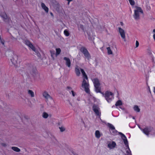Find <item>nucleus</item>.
Returning <instances> with one entry per match:
<instances>
[{
  "instance_id": "1",
  "label": "nucleus",
  "mask_w": 155,
  "mask_h": 155,
  "mask_svg": "<svg viewBox=\"0 0 155 155\" xmlns=\"http://www.w3.org/2000/svg\"><path fill=\"white\" fill-rule=\"evenodd\" d=\"M6 54L8 55L10 60L12 62L13 66L12 67H19V64L17 63L18 57L17 55L14 54V52L12 51H9L6 52Z\"/></svg>"
},
{
  "instance_id": "2",
  "label": "nucleus",
  "mask_w": 155,
  "mask_h": 155,
  "mask_svg": "<svg viewBox=\"0 0 155 155\" xmlns=\"http://www.w3.org/2000/svg\"><path fill=\"white\" fill-rule=\"evenodd\" d=\"M81 72L84 77L82 84V87L84 88V91L87 93H88L90 92V90L89 88V85L87 77L83 69L81 70Z\"/></svg>"
},
{
  "instance_id": "3",
  "label": "nucleus",
  "mask_w": 155,
  "mask_h": 155,
  "mask_svg": "<svg viewBox=\"0 0 155 155\" xmlns=\"http://www.w3.org/2000/svg\"><path fill=\"white\" fill-rule=\"evenodd\" d=\"M43 97L46 99V102L49 106H51L54 101L52 97L48 94V92L45 91L42 94Z\"/></svg>"
},
{
  "instance_id": "4",
  "label": "nucleus",
  "mask_w": 155,
  "mask_h": 155,
  "mask_svg": "<svg viewBox=\"0 0 155 155\" xmlns=\"http://www.w3.org/2000/svg\"><path fill=\"white\" fill-rule=\"evenodd\" d=\"M135 8L136 9L134 10V13L133 15V17L136 20H138L140 19L139 12L143 13V12L141 8L140 7L136 6Z\"/></svg>"
},
{
  "instance_id": "5",
  "label": "nucleus",
  "mask_w": 155,
  "mask_h": 155,
  "mask_svg": "<svg viewBox=\"0 0 155 155\" xmlns=\"http://www.w3.org/2000/svg\"><path fill=\"white\" fill-rule=\"evenodd\" d=\"M105 98L109 103H110L114 98V95L113 93L109 91L105 93Z\"/></svg>"
},
{
  "instance_id": "6",
  "label": "nucleus",
  "mask_w": 155,
  "mask_h": 155,
  "mask_svg": "<svg viewBox=\"0 0 155 155\" xmlns=\"http://www.w3.org/2000/svg\"><path fill=\"white\" fill-rule=\"evenodd\" d=\"M94 87V90L96 92H100L101 84L99 79L97 78H94L92 80Z\"/></svg>"
},
{
  "instance_id": "7",
  "label": "nucleus",
  "mask_w": 155,
  "mask_h": 155,
  "mask_svg": "<svg viewBox=\"0 0 155 155\" xmlns=\"http://www.w3.org/2000/svg\"><path fill=\"white\" fill-rule=\"evenodd\" d=\"M1 17L2 18L3 21L5 22L9 23L11 21V19L10 17H8L7 15L5 12H2L0 14Z\"/></svg>"
},
{
  "instance_id": "8",
  "label": "nucleus",
  "mask_w": 155,
  "mask_h": 155,
  "mask_svg": "<svg viewBox=\"0 0 155 155\" xmlns=\"http://www.w3.org/2000/svg\"><path fill=\"white\" fill-rule=\"evenodd\" d=\"M81 51L83 53L84 56L89 60L91 58V56L90 54L88 52L87 49L84 47H82L80 49Z\"/></svg>"
},
{
  "instance_id": "9",
  "label": "nucleus",
  "mask_w": 155,
  "mask_h": 155,
  "mask_svg": "<svg viewBox=\"0 0 155 155\" xmlns=\"http://www.w3.org/2000/svg\"><path fill=\"white\" fill-rule=\"evenodd\" d=\"M119 134L121 135V138L123 140L124 143L126 147L127 148H128L129 145L128 141H127L126 136L121 132H119Z\"/></svg>"
},
{
  "instance_id": "10",
  "label": "nucleus",
  "mask_w": 155,
  "mask_h": 155,
  "mask_svg": "<svg viewBox=\"0 0 155 155\" xmlns=\"http://www.w3.org/2000/svg\"><path fill=\"white\" fill-rule=\"evenodd\" d=\"M152 129L153 128L151 127H147L144 129H140V130L144 134L146 135L147 136H148L149 133L152 131Z\"/></svg>"
},
{
  "instance_id": "11",
  "label": "nucleus",
  "mask_w": 155,
  "mask_h": 155,
  "mask_svg": "<svg viewBox=\"0 0 155 155\" xmlns=\"http://www.w3.org/2000/svg\"><path fill=\"white\" fill-rule=\"evenodd\" d=\"M118 30L121 38L124 39V41H126L125 32L124 30L120 27L118 28Z\"/></svg>"
},
{
  "instance_id": "12",
  "label": "nucleus",
  "mask_w": 155,
  "mask_h": 155,
  "mask_svg": "<svg viewBox=\"0 0 155 155\" xmlns=\"http://www.w3.org/2000/svg\"><path fill=\"white\" fill-rule=\"evenodd\" d=\"M93 109L96 115L99 116V118H100L101 113L99 111V108L96 106L94 105L93 107Z\"/></svg>"
},
{
  "instance_id": "13",
  "label": "nucleus",
  "mask_w": 155,
  "mask_h": 155,
  "mask_svg": "<svg viewBox=\"0 0 155 155\" xmlns=\"http://www.w3.org/2000/svg\"><path fill=\"white\" fill-rule=\"evenodd\" d=\"M116 145V143L114 141H112L111 142H110L107 144L108 147L110 149L114 148Z\"/></svg>"
},
{
  "instance_id": "14",
  "label": "nucleus",
  "mask_w": 155,
  "mask_h": 155,
  "mask_svg": "<svg viewBox=\"0 0 155 155\" xmlns=\"http://www.w3.org/2000/svg\"><path fill=\"white\" fill-rule=\"evenodd\" d=\"M146 9L147 11H149L151 9L153 8V5L151 3L148 2L146 5Z\"/></svg>"
},
{
  "instance_id": "15",
  "label": "nucleus",
  "mask_w": 155,
  "mask_h": 155,
  "mask_svg": "<svg viewBox=\"0 0 155 155\" xmlns=\"http://www.w3.org/2000/svg\"><path fill=\"white\" fill-rule=\"evenodd\" d=\"M64 59L66 61V64L68 67H69L71 66V61L70 59L67 57H65Z\"/></svg>"
},
{
  "instance_id": "16",
  "label": "nucleus",
  "mask_w": 155,
  "mask_h": 155,
  "mask_svg": "<svg viewBox=\"0 0 155 155\" xmlns=\"http://www.w3.org/2000/svg\"><path fill=\"white\" fill-rule=\"evenodd\" d=\"M95 137L98 139H99L102 135V134H101L98 130H97L95 131Z\"/></svg>"
},
{
  "instance_id": "17",
  "label": "nucleus",
  "mask_w": 155,
  "mask_h": 155,
  "mask_svg": "<svg viewBox=\"0 0 155 155\" xmlns=\"http://www.w3.org/2000/svg\"><path fill=\"white\" fill-rule=\"evenodd\" d=\"M41 6L42 8L45 11V12L48 13V8L45 6V5L44 3H42L41 4Z\"/></svg>"
},
{
  "instance_id": "18",
  "label": "nucleus",
  "mask_w": 155,
  "mask_h": 155,
  "mask_svg": "<svg viewBox=\"0 0 155 155\" xmlns=\"http://www.w3.org/2000/svg\"><path fill=\"white\" fill-rule=\"evenodd\" d=\"M35 75L33 74L35 79V80H37L39 79L40 78V74L37 72H35Z\"/></svg>"
},
{
  "instance_id": "19",
  "label": "nucleus",
  "mask_w": 155,
  "mask_h": 155,
  "mask_svg": "<svg viewBox=\"0 0 155 155\" xmlns=\"http://www.w3.org/2000/svg\"><path fill=\"white\" fill-rule=\"evenodd\" d=\"M28 94L31 97H33L35 96L34 93L33 91L30 90H29L28 91Z\"/></svg>"
},
{
  "instance_id": "20",
  "label": "nucleus",
  "mask_w": 155,
  "mask_h": 155,
  "mask_svg": "<svg viewBox=\"0 0 155 155\" xmlns=\"http://www.w3.org/2000/svg\"><path fill=\"white\" fill-rule=\"evenodd\" d=\"M81 69V70L79 69V68H75V72L76 74V75L79 76H80L81 74V70L82 69V68H80Z\"/></svg>"
},
{
  "instance_id": "21",
  "label": "nucleus",
  "mask_w": 155,
  "mask_h": 155,
  "mask_svg": "<svg viewBox=\"0 0 155 155\" xmlns=\"http://www.w3.org/2000/svg\"><path fill=\"white\" fill-rule=\"evenodd\" d=\"M133 109L134 111L137 112H140V109L139 108L138 106L137 105H135L133 107Z\"/></svg>"
},
{
  "instance_id": "22",
  "label": "nucleus",
  "mask_w": 155,
  "mask_h": 155,
  "mask_svg": "<svg viewBox=\"0 0 155 155\" xmlns=\"http://www.w3.org/2000/svg\"><path fill=\"white\" fill-rule=\"evenodd\" d=\"M12 149L14 151L17 152H19L20 151V149L16 147H12Z\"/></svg>"
},
{
  "instance_id": "23",
  "label": "nucleus",
  "mask_w": 155,
  "mask_h": 155,
  "mask_svg": "<svg viewBox=\"0 0 155 155\" xmlns=\"http://www.w3.org/2000/svg\"><path fill=\"white\" fill-rule=\"evenodd\" d=\"M122 105V103L121 101L120 100H119L117 101L115 103V105L116 106L121 105Z\"/></svg>"
},
{
  "instance_id": "24",
  "label": "nucleus",
  "mask_w": 155,
  "mask_h": 155,
  "mask_svg": "<svg viewBox=\"0 0 155 155\" xmlns=\"http://www.w3.org/2000/svg\"><path fill=\"white\" fill-rule=\"evenodd\" d=\"M107 124L108 127H109L111 130H114L115 128L114 127L112 124L108 123Z\"/></svg>"
},
{
  "instance_id": "25",
  "label": "nucleus",
  "mask_w": 155,
  "mask_h": 155,
  "mask_svg": "<svg viewBox=\"0 0 155 155\" xmlns=\"http://www.w3.org/2000/svg\"><path fill=\"white\" fill-rule=\"evenodd\" d=\"M42 117L43 118L46 119L48 117V114L45 112H44L42 114Z\"/></svg>"
},
{
  "instance_id": "26",
  "label": "nucleus",
  "mask_w": 155,
  "mask_h": 155,
  "mask_svg": "<svg viewBox=\"0 0 155 155\" xmlns=\"http://www.w3.org/2000/svg\"><path fill=\"white\" fill-rule=\"evenodd\" d=\"M78 28L79 30H80V28L82 30L84 31V26L81 24H79L78 25Z\"/></svg>"
},
{
  "instance_id": "27",
  "label": "nucleus",
  "mask_w": 155,
  "mask_h": 155,
  "mask_svg": "<svg viewBox=\"0 0 155 155\" xmlns=\"http://www.w3.org/2000/svg\"><path fill=\"white\" fill-rule=\"evenodd\" d=\"M107 53L108 54H112V52L110 48L109 47L107 48Z\"/></svg>"
},
{
  "instance_id": "28",
  "label": "nucleus",
  "mask_w": 155,
  "mask_h": 155,
  "mask_svg": "<svg viewBox=\"0 0 155 155\" xmlns=\"http://www.w3.org/2000/svg\"><path fill=\"white\" fill-rule=\"evenodd\" d=\"M127 149V150H126V153H127V155H130V154H132L131 153V151H130L129 147H128V148H127L126 150Z\"/></svg>"
},
{
  "instance_id": "29",
  "label": "nucleus",
  "mask_w": 155,
  "mask_h": 155,
  "mask_svg": "<svg viewBox=\"0 0 155 155\" xmlns=\"http://www.w3.org/2000/svg\"><path fill=\"white\" fill-rule=\"evenodd\" d=\"M111 131H112V134L113 135H116V134H117V133H118L119 132H118L115 129V128L114 129V130H111Z\"/></svg>"
},
{
  "instance_id": "30",
  "label": "nucleus",
  "mask_w": 155,
  "mask_h": 155,
  "mask_svg": "<svg viewBox=\"0 0 155 155\" xmlns=\"http://www.w3.org/2000/svg\"><path fill=\"white\" fill-rule=\"evenodd\" d=\"M59 129L60 130V131L61 132H63L65 130V128L64 126H61V127H59Z\"/></svg>"
},
{
  "instance_id": "31",
  "label": "nucleus",
  "mask_w": 155,
  "mask_h": 155,
  "mask_svg": "<svg viewBox=\"0 0 155 155\" xmlns=\"http://www.w3.org/2000/svg\"><path fill=\"white\" fill-rule=\"evenodd\" d=\"M64 33L65 35L66 36H68L70 35L68 31L67 30H65L64 31Z\"/></svg>"
},
{
  "instance_id": "32",
  "label": "nucleus",
  "mask_w": 155,
  "mask_h": 155,
  "mask_svg": "<svg viewBox=\"0 0 155 155\" xmlns=\"http://www.w3.org/2000/svg\"><path fill=\"white\" fill-rule=\"evenodd\" d=\"M56 55H59L61 52V49L60 48H56Z\"/></svg>"
},
{
  "instance_id": "33",
  "label": "nucleus",
  "mask_w": 155,
  "mask_h": 155,
  "mask_svg": "<svg viewBox=\"0 0 155 155\" xmlns=\"http://www.w3.org/2000/svg\"><path fill=\"white\" fill-rule=\"evenodd\" d=\"M34 52H35V54H36L39 58H41V55L40 53H39L37 51L35 50V51H34Z\"/></svg>"
},
{
  "instance_id": "34",
  "label": "nucleus",
  "mask_w": 155,
  "mask_h": 155,
  "mask_svg": "<svg viewBox=\"0 0 155 155\" xmlns=\"http://www.w3.org/2000/svg\"><path fill=\"white\" fill-rule=\"evenodd\" d=\"M33 51H35L36 49L35 47L33 45L31 44V45L28 46Z\"/></svg>"
},
{
  "instance_id": "35",
  "label": "nucleus",
  "mask_w": 155,
  "mask_h": 155,
  "mask_svg": "<svg viewBox=\"0 0 155 155\" xmlns=\"http://www.w3.org/2000/svg\"><path fill=\"white\" fill-rule=\"evenodd\" d=\"M25 44L28 46L31 44V43L28 40H26L25 41Z\"/></svg>"
},
{
  "instance_id": "36",
  "label": "nucleus",
  "mask_w": 155,
  "mask_h": 155,
  "mask_svg": "<svg viewBox=\"0 0 155 155\" xmlns=\"http://www.w3.org/2000/svg\"><path fill=\"white\" fill-rule=\"evenodd\" d=\"M130 4L131 5H134L135 4V2L134 0H129Z\"/></svg>"
},
{
  "instance_id": "37",
  "label": "nucleus",
  "mask_w": 155,
  "mask_h": 155,
  "mask_svg": "<svg viewBox=\"0 0 155 155\" xmlns=\"http://www.w3.org/2000/svg\"><path fill=\"white\" fill-rule=\"evenodd\" d=\"M139 43L137 41H136V47L135 48H137L139 46Z\"/></svg>"
},
{
  "instance_id": "38",
  "label": "nucleus",
  "mask_w": 155,
  "mask_h": 155,
  "mask_svg": "<svg viewBox=\"0 0 155 155\" xmlns=\"http://www.w3.org/2000/svg\"><path fill=\"white\" fill-rule=\"evenodd\" d=\"M101 89H100V92H96L97 93H101V94H102L103 96V97H105V93H104L103 92H101Z\"/></svg>"
},
{
  "instance_id": "39",
  "label": "nucleus",
  "mask_w": 155,
  "mask_h": 155,
  "mask_svg": "<svg viewBox=\"0 0 155 155\" xmlns=\"http://www.w3.org/2000/svg\"><path fill=\"white\" fill-rule=\"evenodd\" d=\"M71 93H72V95L73 97H74L75 96V93L74 92V91H71Z\"/></svg>"
},
{
  "instance_id": "40",
  "label": "nucleus",
  "mask_w": 155,
  "mask_h": 155,
  "mask_svg": "<svg viewBox=\"0 0 155 155\" xmlns=\"http://www.w3.org/2000/svg\"><path fill=\"white\" fill-rule=\"evenodd\" d=\"M1 144L2 146L4 147H5L7 146V144L5 143H1Z\"/></svg>"
},
{
  "instance_id": "41",
  "label": "nucleus",
  "mask_w": 155,
  "mask_h": 155,
  "mask_svg": "<svg viewBox=\"0 0 155 155\" xmlns=\"http://www.w3.org/2000/svg\"><path fill=\"white\" fill-rule=\"evenodd\" d=\"M1 41V43L3 45H4V41H2V39H1V41Z\"/></svg>"
},
{
  "instance_id": "42",
  "label": "nucleus",
  "mask_w": 155,
  "mask_h": 155,
  "mask_svg": "<svg viewBox=\"0 0 155 155\" xmlns=\"http://www.w3.org/2000/svg\"><path fill=\"white\" fill-rule=\"evenodd\" d=\"M68 101L69 102V104L71 106H72V104L70 102V101L69 100H68Z\"/></svg>"
},
{
  "instance_id": "43",
  "label": "nucleus",
  "mask_w": 155,
  "mask_h": 155,
  "mask_svg": "<svg viewBox=\"0 0 155 155\" xmlns=\"http://www.w3.org/2000/svg\"><path fill=\"white\" fill-rule=\"evenodd\" d=\"M153 37L154 40L155 41V33L153 35Z\"/></svg>"
},
{
  "instance_id": "44",
  "label": "nucleus",
  "mask_w": 155,
  "mask_h": 155,
  "mask_svg": "<svg viewBox=\"0 0 155 155\" xmlns=\"http://www.w3.org/2000/svg\"><path fill=\"white\" fill-rule=\"evenodd\" d=\"M120 24L122 26H123L124 25V23L122 22H120Z\"/></svg>"
},
{
  "instance_id": "45",
  "label": "nucleus",
  "mask_w": 155,
  "mask_h": 155,
  "mask_svg": "<svg viewBox=\"0 0 155 155\" xmlns=\"http://www.w3.org/2000/svg\"><path fill=\"white\" fill-rule=\"evenodd\" d=\"M54 54L53 53V54H52L51 53V56L53 58V56L54 55Z\"/></svg>"
},
{
  "instance_id": "46",
  "label": "nucleus",
  "mask_w": 155,
  "mask_h": 155,
  "mask_svg": "<svg viewBox=\"0 0 155 155\" xmlns=\"http://www.w3.org/2000/svg\"><path fill=\"white\" fill-rule=\"evenodd\" d=\"M67 88L68 89H71V87H68Z\"/></svg>"
},
{
  "instance_id": "47",
  "label": "nucleus",
  "mask_w": 155,
  "mask_h": 155,
  "mask_svg": "<svg viewBox=\"0 0 155 155\" xmlns=\"http://www.w3.org/2000/svg\"><path fill=\"white\" fill-rule=\"evenodd\" d=\"M119 108H120V109H121L122 110H125V109L124 108H122L121 107H120Z\"/></svg>"
},
{
  "instance_id": "48",
  "label": "nucleus",
  "mask_w": 155,
  "mask_h": 155,
  "mask_svg": "<svg viewBox=\"0 0 155 155\" xmlns=\"http://www.w3.org/2000/svg\"><path fill=\"white\" fill-rule=\"evenodd\" d=\"M77 100L78 101H80V98H79V97L77 99Z\"/></svg>"
},
{
  "instance_id": "49",
  "label": "nucleus",
  "mask_w": 155,
  "mask_h": 155,
  "mask_svg": "<svg viewBox=\"0 0 155 155\" xmlns=\"http://www.w3.org/2000/svg\"><path fill=\"white\" fill-rule=\"evenodd\" d=\"M73 0H68V2H71V1H72Z\"/></svg>"
},
{
  "instance_id": "50",
  "label": "nucleus",
  "mask_w": 155,
  "mask_h": 155,
  "mask_svg": "<svg viewBox=\"0 0 155 155\" xmlns=\"http://www.w3.org/2000/svg\"><path fill=\"white\" fill-rule=\"evenodd\" d=\"M153 32L154 33H155V29L153 30Z\"/></svg>"
},
{
  "instance_id": "51",
  "label": "nucleus",
  "mask_w": 155,
  "mask_h": 155,
  "mask_svg": "<svg viewBox=\"0 0 155 155\" xmlns=\"http://www.w3.org/2000/svg\"><path fill=\"white\" fill-rule=\"evenodd\" d=\"M1 39H2V38H1V36L0 35V41H1Z\"/></svg>"
},
{
  "instance_id": "52",
  "label": "nucleus",
  "mask_w": 155,
  "mask_h": 155,
  "mask_svg": "<svg viewBox=\"0 0 155 155\" xmlns=\"http://www.w3.org/2000/svg\"><path fill=\"white\" fill-rule=\"evenodd\" d=\"M70 2H68V5H69V4Z\"/></svg>"
},
{
  "instance_id": "53",
  "label": "nucleus",
  "mask_w": 155,
  "mask_h": 155,
  "mask_svg": "<svg viewBox=\"0 0 155 155\" xmlns=\"http://www.w3.org/2000/svg\"><path fill=\"white\" fill-rule=\"evenodd\" d=\"M132 118H133V119H135V117H132Z\"/></svg>"
},
{
  "instance_id": "54",
  "label": "nucleus",
  "mask_w": 155,
  "mask_h": 155,
  "mask_svg": "<svg viewBox=\"0 0 155 155\" xmlns=\"http://www.w3.org/2000/svg\"><path fill=\"white\" fill-rule=\"evenodd\" d=\"M51 14L52 15H53V14H52L51 12Z\"/></svg>"
},
{
  "instance_id": "55",
  "label": "nucleus",
  "mask_w": 155,
  "mask_h": 155,
  "mask_svg": "<svg viewBox=\"0 0 155 155\" xmlns=\"http://www.w3.org/2000/svg\"><path fill=\"white\" fill-rule=\"evenodd\" d=\"M140 128V129H142L139 126H138Z\"/></svg>"
},
{
  "instance_id": "56",
  "label": "nucleus",
  "mask_w": 155,
  "mask_h": 155,
  "mask_svg": "<svg viewBox=\"0 0 155 155\" xmlns=\"http://www.w3.org/2000/svg\"><path fill=\"white\" fill-rule=\"evenodd\" d=\"M149 54H151V52H149Z\"/></svg>"
},
{
  "instance_id": "57",
  "label": "nucleus",
  "mask_w": 155,
  "mask_h": 155,
  "mask_svg": "<svg viewBox=\"0 0 155 155\" xmlns=\"http://www.w3.org/2000/svg\"><path fill=\"white\" fill-rule=\"evenodd\" d=\"M29 67H31V64H30V65L29 66Z\"/></svg>"
},
{
  "instance_id": "58",
  "label": "nucleus",
  "mask_w": 155,
  "mask_h": 155,
  "mask_svg": "<svg viewBox=\"0 0 155 155\" xmlns=\"http://www.w3.org/2000/svg\"><path fill=\"white\" fill-rule=\"evenodd\" d=\"M125 112L127 113V111H125Z\"/></svg>"
},
{
  "instance_id": "59",
  "label": "nucleus",
  "mask_w": 155,
  "mask_h": 155,
  "mask_svg": "<svg viewBox=\"0 0 155 155\" xmlns=\"http://www.w3.org/2000/svg\"><path fill=\"white\" fill-rule=\"evenodd\" d=\"M146 70H146V69H145V70H144V71H145V72H146Z\"/></svg>"
},
{
  "instance_id": "60",
  "label": "nucleus",
  "mask_w": 155,
  "mask_h": 155,
  "mask_svg": "<svg viewBox=\"0 0 155 155\" xmlns=\"http://www.w3.org/2000/svg\"><path fill=\"white\" fill-rule=\"evenodd\" d=\"M83 124H84V122L83 121Z\"/></svg>"
},
{
  "instance_id": "61",
  "label": "nucleus",
  "mask_w": 155,
  "mask_h": 155,
  "mask_svg": "<svg viewBox=\"0 0 155 155\" xmlns=\"http://www.w3.org/2000/svg\"><path fill=\"white\" fill-rule=\"evenodd\" d=\"M88 35L89 36H90V35H89V34H88Z\"/></svg>"
}]
</instances>
